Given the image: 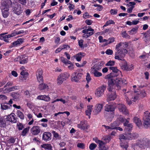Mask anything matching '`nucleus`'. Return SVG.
Instances as JSON below:
<instances>
[{"label":"nucleus","instance_id":"9d476101","mask_svg":"<svg viewBox=\"0 0 150 150\" xmlns=\"http://www.w3.org/2000/svg\"><path fill=\"white\" fill-rule=\"evenodd\" d=\"M6 121H9L13 123H15L17 122V117L14 113H11L6 116Z\"/></svg>","mask_w":150,"mask_h":150},{"label":"nucleus","instance_id":"79ce46f5","mask_svg":"<svg viewBox=\"0 0 150 150\" xmlns=\"http://www.w3.org/2000/svg\"><path fill=\"white\" fill-rule=\"evenodd\" d=\"M102 127V129H105L106 131L108 130V131H110L113 129V127H111L110 126H107L104 125H103Z\"/></svg>","mask_w":150,"mask_h":150},{"label":"nucleus","instance_id":"0e129e2a","mask_svg":"<svg viewBox=\"0 0 150 150\" xmlns=\"http://www.w3.org/2000/svg\"><path fill=\"white\" fill-rule=\"evenodd\" d=\"M118 120L120 122H119L120 123V122H126V121H127L126 119L124 118L123 117H120L118 119Z\"/></svg>","mask_w":150,"mask_h":150},{"label":"nucleus","instance_id":"603ef678","mask_svg":"<svg viewBox=\"0 0 150 150\" xmlns=\"http://www.w3.org/2000/svg\"><path fill=\"white\" fill-rule=\"evenodd\" d=\"M15 142V139H14L13 137H11L10 139H9L7 141V144H13Z\"/></svg>","mask_w":150,"mask_h":150},{"label":"nucleus","instance_id":"680f3d73","mask_svg":"<svg viewBox=\"0 0 150 150\" xmlns=\"http://www.w3.org/2000/svg\"><path fill=\"white\" fill-rule=\"evenodd\" d=\"M86 79L87 80V83H88L91 80V78L90 75L88 73H87Z\"/></svg>","mask_w":150,"mask_h":150},{"label":"nucleus","instance_id":"f8f14e48","mask_svg":"<svg viewBox=\"0 0 150 150\" xmlns=\"http://www.w3.org/2000/svg\"><path fill=\"white\" fill-rule=\"evenodd\" d=\"M82 74L81 73H77V71L74 72L71 75L72 81L76 82H78L81 79Z\"/></svg>","mask_w":150,"mask_h":150},{"label":"nucleus","instance_id":"cd10ccee","mask_svg":"<svg viewBox=\"0 0 150 150\" xmlns=\"http://www.w3.org/2000/svg\"><path fill=\"white\" fill-rule=\"evenodd\" d=\"M7 33H2L0 35V36L3 38V40L5 42L7 43H9V39L11 38L9 34L7 35H4L5 34H7Z\"/></svg>","mask_w":150,"mask_h":150},{"label":"nucleus","instance_id":"473e14b6","mask_svg":"<svg viewBox=\"0 0 150 150\" xmlns=\"http://www.w3.org/2000/svg\"><path fill=\"white\" fill-rule=\"evenodd\" d=\"M94 30L92 29L91 27L89 26L88 28L83 30L82 32V33H92V35H93L94 33Z\"/></svg>","mask_w":150,"mask_h":150},{"label":"nucleus","instance_id":"c85d7f7f","mask_svg":"<svg viewBox=\"0 0 150 150\" xmlns=\"http://www.w3.org/2000/svg\"><path fill=\"white\" fill-rule=\"evenodd\" d=\"M133 121L138 127H139L142 125L141 120L138 117H134L133 119Z\"/></svg>","mask_w":150,"mask_h":150},{"label":"nucleus","instance_id":"dca6fc26","mask_svg":"<svg viewBox=\"0 0 150 150\" xmlns=\"http://www.w3.org/2000/svg\"><path fill=\"white\" fill-rule=\"evenodd\" d=\"M116 83V86L118 89L120 88L121 85L122 84H126V80L125 79H122L121 78H117L115 79Z\"/></svg>","mask_w":150,"mask_h":150},{"label":"nucleus","instance_id":"5701e85b","mask_svg":"<svg viewBox=\"0 0 150 150\" xmlns=\"http://www.w3.org/2000/svg\"><path fill=\"white\" fill-rule=\"evenodd\" d=\"M109 69L112 70L113 72V73L115 74V76H117L119 74L121 75V71L118 70L116 67H110Z\"/></svg>","mask_w":150,"mask_h":150},{"label":"nucleus","instance_id":"e433bc0d","mask_svg":"<svg viewBox=\"0 0 150 150\" xmlns=\"http://www.w3.org/2000/svg\"><path fill=\"white\" fill-rule=\"evenodd\" d=\"M59 76H61V77L63 79H64V80H65L69 76V75L67 73L61 74Z\"/></svg>","mask_w":150,"mask_h":150},{"label":"nucleus","instance_id":"a211bd4d","mask_svg":"<svg viewBox=\"0 0 150 150\" xmlns=\"http://www.w3.org/2000/svg\"><path fill=\"white\" fill-rule=\"evenodd\" d=\"M52 135L50 133L45 132L42 134V139L46 141H48L51 139Z\"/></svg>","mask_w":150,"mask_h":150},{"label":"nucleus","instance_id":"aec40b11","mask_svg":"<svg viewBox=\"0 0 150 150\" xmlns=\"http://www.w3.org/2000/svg\"><path fill=\"white\" fill-rule=\"evenodd\" d=\"M126 134L127 140H132L136 139L138 137V134L136 133H128Z\"/></svg>","mask_w":150,"mask_h":150},{"label":"nucleus","instance_id":"2f4dec72","mask_svg":"<svg viewBox=\"0 0 150 150\" xmlns=\"http://www.w3.org/2000/svg\"><path fill=\"white\" fill-rule=\"evenodd\" d=\"M1 108L2 110H6L11 108L12 105H8L7 103H2L1 104Z\"/></svg>","mask_w":150,"mask_h":150},{"label":"nucleus","instance_id":"1a4fd4ad","mask_svg":"<svg viewBox=\"0 0 150 150\" xmlns=\"http://www.w3.org/2000/svg\"><path fill=\"white\" fill-rule=\"evenodd\" d=\"M106 86L104 85L98 88L96 90L95 94L96 96L98 97L101 96L103 94V92L105 90Z\"/></svg>","mask_w":150,"mask_h":150},{"label":"nucleus","instance_id":"13d9d810","mask_svg":"<svg viewBox=\"0 0 150 150\" xmlns=\"http://www.w3.org/2000/svg\"><path fill=\"white\" fill-rule=\"evenodd\" d=\"M117 10L115 9H111L110 10V12L112 15L116 14L117 13Z\"/></svg>","mask_w":150,"mask_h":150},{"label":"nucleus","instance_id":"6ab92c4d","mask_svg":"<svg viewBox=\"0 0 150 150\" xmlns=\"http://www.w3.org/2000/svg\"><path fill=\"white\" fill-rule=\"evenodd\" d=\"M85 55V54L84 53L80 52L72 57H71V60H74V59H76L77 61L79 62L81 60L82 58L84 57Z\"/></svg>","mask_w":150,"mask_h":150},{"label":"nucleus","instance_id":"2eb2a0df","mask_svg":"<svg viewBox=\"0 0 150 150\" xmlns=\"http://www.w3.org/2000/svg\"><path fill=\"white\" fill-rule=\"evenodd\" d=\"M36 75L37 79L38 82H42L43 77L42 76V69H38L36 73Z\"/></svg>","mask_w":150,"mask_h":150},{"label":"nucleus","instance_id":"de8ad7c7","mask_svg":"<svg viewBox=\"0 0 150 150\" xmlns=\"http://www.w3.org/2000/svg\"><path fill=\"white\" fill-rule=\"evenodd\" d=\"M102 139L103 140L105 141L106 142H108L110 140V136H104L103 137Z\"/></svg>","mask_w":150,"mask_h":150},{"label":"nucleus","instance_id":"58836bf2","mask_svg":"<svg viewBox=\"0 0 150 150\" xmlns=\"http://www.w3.org/2000/svg\"><path fill=\"white\" fill-rule=\"evenodd\" d=\"M65 80L63 79L61 77V76L59 75L58 76L57 79V83L59 85H60L62 84L64 81Z\"/></svg>","mask_w":150,"mask_h":150},{"label":"nucleus","instance_id":"c756f323","mask_svg":"<svg viewBox=\"0 0 150 150\" xmlns=\"http://www.w3.org/2000/svg\"><path fill=\"white\" fill-rule=\"evenodd\" d=\"M28 61V58L25 55H21V59L20 62V64H23L27 63Z\"/></svg>","mask_w":150,"mask_h":150},{"label":"nucleus","instance_id":"bb28decb","mask_svg":"<svg viewBox=\"0 0 150 150\" xmlns=\"http://www.w3.org/2000/svg\"><path fill=\"white\" fill-rule=\"evenodd\" d=\"M5 117L0 116V127H4L6 126V119Z\"/></svg>","mask_w":150,"mask_h":150},{"label":"nucleus","instance_id":"ddd939ff","mask_svg":"<svg viewBox=\"0 0 150 150\" xmlns=\"http://www.w3.org/2000/svg\"><path fill=\"white\" fill-rule=\"evenodd\" d=\"M109 92L107 98L108 100L110 101L114 100L116 97L115 89L111 90Z\"/></svg>","mask_w":150,"mask_h":150},{"label":"nucleus","instance_id":"20e7f679","mask_svg":"<svg viewBox=\"0 0 150 150\" xmlns=\"http://www.w3.org/2000/svg\"><path fill=\"white\" fill-rule=\"evenodd\" d=\"M115 74L113 73H110L105 76V78L108 79V91H110L111 90L115 89L114 87L115 85L114 84V81L115 79L114 78L115 77Z\"/></svg>","mask_w":150,"mask_h":150},{"label":"nucleus","instance_id":"49530a36","mask_svg":"<svg viewBox=\"0 0 150 150\" xmlns=\"http://www.w3.org/2000/svg\"><path fill=\"white\" fill-rule=\"evenodd\" d=\"M58 101H60L63 103V104H65V103H67L68 101L69 97L67 96L64 99H63L62 98L58 99Z\"/></svg>","mask_w":150,"mask_h":150},{"label":"nucleus","instance_id":"c9c22d12","mask_svg":"<svg viewBox=\"0 0 150 150\" xmlns=\"http://www.w3.org/2000/svg\"><path fill=\"white\" fill-rule=\"evenodd\" d=\"M41 147L46 149L51 150L52 148V146L50 144H44L41 145Z\"/></svg>","mask_w":150,"mask_h":150},{"label":"nucleus","instance_id":"72a5a7b5","mask_svg":"<svg viewBox=\"0 0 150 150\" xmlns=\"http://www.w3.org/2000/svg\"><path fill=\"white\" fill-rule=\"evenodd\" d=\"M40 84L39 85L38 88L40 90H42L46 88H48V86L46 84H43V80H42V83L41 82H39Z\"/></svg>","mask_w":150,"mask_h":150},{"label":"nucleus","instance_id":"7c9ffc66","mask_svg":"<svg viewBox=\"0 0 150 150\" xmlns=\"http://www.w3.org/2000/svg\"><path fill=\"white\" fill-rule=\"evenodd\" d=\"M91 72L95 77H99L102 75V74L101 72L98 71L94 68H93L91 70Z\"/></svg>","mask_w":150,"mask_h":150},{"label":"nucleus","instance_id":"e2e57ef3","mask_svg":"<svg viewBox=\"0 0 150 150\" xmlns=\"http://www.w3.org/2000/svg\"><path fill=\"white\" fill-rule=\"evenodd\" d=\"M62 49H66V50H69L70 48V47L68 45H61Z\"/></svg>","mask_w":150,"mask_h":150},{"label":"nucleus","instance_id":"5fc2aeb1","mask_svg":"<svg viewBox=\"0 0 150 150\" xmlns=\"http://www.w3.org/2000/svg\"><path fill=\"white\" fill-rule=\"evenodd\" d=\"M83 34L82 35V37L83 38H87L92 35V33H83Z\"/></svg>","mask_w":150,"mask_h":150},{"label":"nucleus","instance_id":"4468645a","mask_svg":"<svg viewBox=\"0 0 150 150\" xmlns=\"http://www.w3.org/2000/svg\"><path fill=\"white\" fill-rule=\"evenodd\" d=\"M118 108L120 112L125 115H128L129 113L128 111L126 106L123 104H119Z\"/></svg>","mask_w":150,"mask_h":150},{"label":"nucleus","instance_id":"9b49d317","mask_svg":"<svg viewBox=\"0 0 150 150\" xmlns=\"http://www.w3.org/2000/svg\"><path fill=\"white\" fill-rule=\"evenodd\" d=\"M103 107V105L98 103L96 104L94 107V109L93 111V112L95 115H97L100 112Z\"/></svg>","mask_w":150,"mask_h":150},{"label":"nucleus","instance_id":"69168bd1","mask_svg":"<svg viewBox=\"0 0 150 150\" xmlns=\"http://www.w3.org/2000/svg\"><path fill=\"white\" fill-rule=\"evenodd\" d=\"M83 41L82 40H81L79 41L78 43L79 46L81 48L83 47Z\"/></svg>","mask_w":150,"mask_h":150},{"label":"nucleus","instance_id":"393cba45","mask_svg":"<svg viewBox=\"0 0 150 150\" xmlns=\"http://www.w3.org/2000/svg\"><path fill=\"white\" fill-rule=\"evenodd\" d=\"M24 42V39L23 38H19L17 40L12 44L11 46V47L16 46L19 45H20L22 44Z\"/></svg>","mask_w":150,"mask_h":150},{"label":"nucleus","instance_id":"f3484780","mask_svg":"<svg viewBox=\"0 0 150 150\" xmlns=\"http://www.w3.org/2000/svg\"><path fill=\"white\" fill-rule=\"evenodd\" d=\"M31 133L34 135H37L40 132V127L37 125L34 126L30 129Z\"/></svg>","mask_w":150,"mask_h":150},{"label":"nucleus","instance_id":"39448f33","mask_svg":"<svg viewBox=\"0 0 150 150\" xmlns=\"http://www.w3.org/2000/svg\"><path fill=\"white\" fill-rule=\"evenodd\" d=\"M143 125L145 128H147L150 127V116L149 112L146 111L144 113L143 115Z\"/></svg>","mask_w":150,"mask_h":150},{"label":"nucleus","instance_id":"774afa93","mask_svg":"<svg viewBox=\"0 0 150 150\" xmlns=\"http://www.w3.org/2000/svg\"><path fill=\"white\" fill-rule=\"evenodd\" d=\"M136 29L135 28H133L130 31H129V34L131 35H133L136 33Z\"/></svg>","mask_w":150,"mask_h":150},{"label":"nucleus","instance_id":"bf43d9fd","mask_svg":"<svg viewBox=\"0 0 150 150\" xmlns=\"http://www.w3.org/2000/svg\"><path fill=\"white\" fill-rule=\"evenodd\" d=\"M127 134H125V135H123V134H120L119 136V139H120V140L122 139H126L127 140Z\"/></svg>","mask_w":150,"mask_h":150},{"label":"nucleus","instance_id":"f704fd0d","mask_svg":"<svg viewBox=\"0 0 150 150\" xmlns=\"http://www.w3.org/2000/svg\"><path fill=\"white\" fill-rule=\"evenodd\" d=\"M128 121H126V122L124 123V126H126V128H127V130L129 131L131 130V129L132 127V125L131 124H128Z\"/></svg>","mask_w":150,"mask_h":150},{"label":"nucleus","instance_id":"338daca9","mask_svg":"<svg viewBox=\"0 0 150 150\" xmlns=\"http://www.w3.org/2000/svg\"><path fill=\"white\" fill-rule=\"evenodd\" d=\"M113 51L111 50H107L105 51V53L108 55H112L113 54Z\"/></svg>","mask_w":150,"mask_h":150},{"label":"nucleus","instance_id":"6e6552de","mask_svg":"<svg viewBox=\"0 0 150 150\" xmlns=\"http://www.w3.org/2000/svg\"><path fill=\"white\" fill-rule=\"evenodd\" d=\"M139 146L143 149L150 147V140L146 139L141 140L139 144Z\"/></svg>","mask_w":150,"mask_h":150},{"label":"nucleus","instance_id":"6e6d98bb","mask_svg":"<svg viewBox=\"0 0 150 150\" xmlns=\"http://www.w3.org/2000/svg\"><path fill=\"white\" fill-rule=\"evenodd\" d=\"M18 2L23 5L25 6L26 5L28 0H17Z\"/></svg>","mask_w":150,"mask_h":150},{"label":"nucleus","instance_id":"864d4df0","mask_svg":"<svg viewBox=\"0 0 150 150\" xmlns=\"http://www.w3.org/2000/svg\"><path fill=\"white\" fill-rule=\"evenodd\" d=\"M97 147L96 144L94 143L91 144L89 146V148L91 150H93Z\"/></svg>","mask_w":150,"mask_h":150},{"label":"nucleus","instance_id":"4c0bfd02","mask_svg":"<svg viewBox=\"0 0 150 150\" xmlns=\"http://www.w3.org/2000/svg\"><path fill=\"white\" fill-rule=\"evenodd\" d=\"M121 68L123 69L126 70H130L132 69L131 67H130L128 66L127 64L126 63L121 66Z\"/></svg>","mask_w":150,"mask_h":150},{"label":"nucleus","instance_id":"a19ab883","mask_svg":"<svg viewBox=\"0 0 150 150\" xmlns=\"http://www.w3.org/2000/svg\"><path fill=\"white\" fill-rule=\"evenodd\" d=\"M20 88V87L18 86H14L12 87L9 88L8 89V92H10L12 91H14L19 89Z\"/></svg>","mask_w":150,"mask_h":150},{"label":"nucleus","instance_id":"f03ea898","mask_svg":"<svg viewBox=\"0 0 150 150\" xmlns=\"http://www.w3.org/2000/svg\"><path fill=\"white\" fill-rule=\"evenodd\" d=\"M10 0H2L1 1V8L2 14L4 18H7L9 14V4H10Z\"/></svg>","mask_w":150,"mask_h":150},{"label":"nucleus","instance_id":"4d7b16f0","mask_svg":"<svg viewBox=\"0 0 150 150\" xmlns=\"http://www.w3.org/2000/svg\"><path fill=\"white\" fill-rule=\"evenodd\" d=\"M115 62L114 61H110L105 64V66L112 67V66H113L114 65Z\"/></svg>","mask_w":150,"mask_h":150},{"label":"nucleus","instance_id":"052dcab7","mask_svg":"<svg viewBox=\"0 0 150 150\" xmlns=\"http://www.w3.org/2000/svg\"><path fill=\"white\" fill-rule=\"evenodd\" d=\"M77 147L81 149H83L85 148V145L83 143H78L77 144Z\"/></svg>","mask_w":150,"mask_h":150},{"label":"nucleus","instance_id":"0eeeda50","mask_svg":"<svg viewBox=\"0 0 150 150\" xmlns=\"http://www.w3.org/2000/svg\"><path fill=\"white\" fill-rule=\"evenodd\" d=\"M93 140L95 142L99 144L98 148L100 150H107L108 149V147L104 145V142L101 140L98 139L96 137L93 138Z\"/></svg>","mask_w":150,"mask_h":150},{"label":"nucleus","instance_id":"09e8293b","mask_svg":"<svg viewBox=\"0 0 150 150\" xmlns=\"http://www.w3.org/2000/svg\"><path fill=\"white\" fill-rule=\"evenodd\" d=\"M19 94L18 93H16L13 95V98L15 101H17L19 98Z\"/></svg>","mask_w":150,"mask_h":150},{"label":"nucleus","instance_id":"3c124183","mask_svg":"<svg viewBox=\"0 0 150 150\" xmlns=\"http://www.w3.org/2000/svg\"><path fill=\"white\" fill-rule=\"evenodd\" d=\"M52 133L53 134L54 137L57 139H59L61 138L59 136V134L57 133L55 131H53L52 132Z\"/></svg>","mask_w":150,"mask_h":150},{"label":"nucleus","instance_id":"4be33fe9","mask_svg":"<svg viewBox=\"0 0 150 150\" xmlns=\"http://www.w3.org/2000/svg\"><path fill=\"white\" fill-rule=\"evenodd\" d=\"M87 122L86 121H81L80 123L77 125V127L83 129H87L88 126L87 124Z\"/></svg>","mask_w":150,"mask_h":150},{"label":"nucleus","instance_id":"ea45409f","mask_svg":"<svg viewBox=\"0 0 150 150\" xmlns=\"http://www.w3.org/2000/svg\"><path fill=\"white\" fill-rule=\"evenodd\" d=\"M17 112L18 116L20 119L22 120L24 119V116L22 112L19 110H18Z\"/></svg>","mask_w":150,"mask_h":150},{"label":"nucleus","instance_id":"423d86ee","mask_svg":"<svg viewBox=\"0 0 150 150\" xmlns=\"http://www.w3.org/2000/svg\"><path fill=\"white\" fill-rule=\"evenodd\" d=\"M115 108L114 107L111 105H107L105 106V110L106 111L104 112L105 116L108 118L109 116L107 115L109 112H110V117H112L113 116V111H114Z\"/></svg>","mask_w":150,"mask_h":150},{"label":"nucleus","instance_id":"f257e3e1","mask_svg":"<svg viewBox=\"0 0 150 150\" xmlns=\"http://www.w3.org/2000/svg\"><path fill=\"white\" fill-rule=\"evenodd\" d=\"M125 45L126 47L127 46V44L125 45L122 42H120L116 45L115 48L117 51L115 53V59L119 60H122L125 56L126 54L127 53V50L123 48Z\"/></svg>","mask_w":150,"mask_h":150},{"label":"nucleus","instance_id":"a878e982","mask_svg":"<svg viewBox=\"0 0 150 150\" xmlns=\"http://www.w3.org/2000/svg\"><path fill=\"white\" fill-rule=\"evenodd\" d=\"M37 99L48 102L50 100V98L48 96L40 95L37 97Z\"/></svg>","mask_w":150,"mask_h":150},{"label":"nucleus","instance_id":"37998d69","mask_svg":"<svg viewBox=\"0 0 150 150\" xmlns=\"http://www.w3.org/2000/svg\"><path fill=\"white\" fill-rule=\"evenodd\" d=\"M120 123L118 122L117 121H115L112 123L111 124L110 127H113V129L116 128V126L119 125Z\"/></svg>","mask_w":150,"mask_h":150},{"label":"nucleus","instance_id":"7ed1b4c3","mask_svg":"<svg viewBox=\"0 0 150 150\" xmlns=\"http://www.w3.org/2000/svg\"><path fill=\"white\" fill-rule=\"evenodd\" d=\"M132 91H128L124 94L125 98L128 105H131L132 104V101L135 102L139 98V96H137L135 93L133 98L132 96Z\"/></svg>","mask_w":150,"mask_h":150},{"label":"nucleus","instance_id":"c03bdc74","mask_svg":"<svg viewBox=\"0 0 150 150\" xmlns=\"http://www.w3.org/2000/svg\"><path fill=\"white\" fill-rule=\"evenodd\" d=\"M29 129V127L25 128L21 133V134L23 136H25L26 135V133L28 132Z\"/></svg>","mask_w":150,"mask_h":150},{"label":"nucleus","instance_id":"8fccbe9b","mask_svg":"<svg viewBox=\"0 0 150 150\" xmlns=\"http://www.w3.org/2000/svg\"><path fill=\"white\" fill-rule=\"evenodd\" d=\"M17 127L19 131L22 130L24 128V126L23 124L20 122H18L17 123Z\"/></svg>","mask_w":150,"mask_h":150},{"label":"nucleus","instance_id":"412c9836","mask_svg":"<svg viewBox=\"0 0 150 150\" xmlns=\"http://www.w3.org/2000/svg\"><path fill=\"white\" fill-rule=\"evenodd\" d=\"M13 11L15 14L17 15H19L22 12L21 6L20 5H15Z\"/></svg>","mask_w":150,"mask_h":150},{"label":"nucleus","instance_id":"b1692460","mask_svg":"<svg viewBox=\"0 0 150 150\" xmlns=\"http://www.w3.org/2000/svg\"><path fill=\"white\" fill-rule=\"evenodd\" d=\"M134 92L136 95L137 96H139V98L140 97L141 98H143L146 95V93H145V91L144 90H142L140 91H138L134 89Z\"/></svg>","mask_w":150,"mask_h":150},{"label":"nucleus","instance_id":"a18cd8bd","mask_svg":"<svg viewBox=\"0 0 150 150\" xmlns=\"http://www.w3.org/2000/svg\"><path fill=\"white\" fill-rule=\"evenodd\" d=\"M115 23L114 22L111 20H109L107 21L105 24L104 25L103 27H106L110 24H114Z\"/></svg>","mask_w":150,"mask_h":150}]
</instances>
